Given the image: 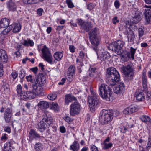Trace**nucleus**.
I'll return each instance as SVG.
<instances>
[{
    "label": "nucleus",
    "mask_w": 151,
    "mask_h": 151,
    "mask_svg": "<svg viewBox=\"0 0 151 151\" xmlns=\"http://www.w3.org/2000/svg\"><path fill=\"white\" fill-rule=\"evenodd\" d=\"M106 76L111 85L114 86L120 80L119 74L114 67L109 68L107 69Z\"/></svg>",
    "instance_id": "f257e3e1"
},
{
    "label": "nucleus",
    "mask_w": 151,
    "mask_h": 151,
    "mask_svg": "<svg viewBox=\"0 0 151 151\" xmlns=\"http://www.w3.org/2000/svg\"><path fill=\"white\" fill-rule=\"evenodd\" d=\"M43 84L42 78H39L36 79L34 83H33L32 87L28 86L26 84H24V86L26 90L29 91L35 90L37 95L42 96L43 94V89L42 87Z\"/></svg>",
    "instance_id": "f03ea898"
},
{
    "label": "nucleus",
    "mask_w": 151,
    "mask_h": 151,
    "mask_svg": "<svg viewBox=\"0 0 151 151\" xmlns=\"http://www.w3.org/2000/svg\"><path fill=\"white\" fill-rule=\"evenodd\" d=\"M99 94L103 99L107 101L110 100L112 94L111 89L108 85L102 84L99 87Z\"/></svg>",
    "instance_id": "7ed1b4c3"
},
{
    "label": "nucleus",
    "mask_w": 151,
    "mask_h": 151,
    "mask_svg": "<svg viewBox=\"0 0 151 151\" xmlns=\"http://www.w3.org/2000/svg\"><path fill=\"white\" fill-rule=\"evenodd\" d=\"M101 116L99 119L103 124H107L112 120L113 116V111L112 110H106L103 109L101 112Z\"/></svg>",
    "instance_id": "20e7f679"
},
{
    "label": "nucleus",
    "mask_w": 151,
    "mask_h": 151,
    "mask_svg": "<svg viewBox=\"0 0 151 151\" xmlns=\"http://www.w3.org/2000/svg\"><path fill=\"white\" fill-rule=\"evenodd\" d=\"M121 69L126 78L128 80H131L133 78L134 76V72L132 63H130L125 67L122 66Z\"/></svg>",
    "instance_id": "39448f33"
},
{
    "label": "nucleus",
    "mask_w": 151,
    "mask_h": 151,
    "mask_svg": "<svg viewBox=\"0 0 151 151\" xmlns=\"http://www.w3.org/2000/svg\"><path fill=\"white\" fill-rule=\"evenodd\" d=\"M124 45V42L118 40L112 44V50L117 54L120 55L123 52L122 47Z\"/></svg>",
    "instance_id": "423d86ee"
},
{
    "label": "nucleus",
    "mask_w": 151,
    "mask_h": 151,
    "mask_svg": "<svg viewBox=\"0 0 151 151\" xmlns=\"http://www.w3.org/2000/svg\"><path fill=\"white\" fill-rule=\"evenodd\" d=\"M43 58L44 60L51 64L53 63L52 57L49 49L45 45L41 50Z\"/></svg>",
    "instance_id": "0eeeda50"
},
{
    "label": "nucleus",
    "mask_w": 151,
    "mask_h": 151,
    "mask_svg": "<svg viewBox=\"0 0 151 151\" xmlns=\"http://www.w3.org/2000/svg\"><path fill=\"white\" fill-rule=\"evenodd\" d=\"M136 50V49L131 47L129 52H127L124 55H122L121 57V59L124 62L127 61L129 59L134 60V55Z\"/></svg>",
    "instance_id": "6e6552de"
},
{
    "label": "nucleus",
    "mask_w": 151,
    "mask_h": 151,
    "mask_svg": "<svg viewBox=\"0 0 151 151\" xmlns=\"http://www.w3.org/2000/svg\"><path fill=\"white\" fill-rule=\"evenodd\" d=\"M81 106L78 102L75 101L70 105V115L74 116L78 114L80 111Z\"/></svg>",
    "instance_id": "1a4fd4ad"
},
{
    "label": "nucleus",
    "mask_w": 151,
    "mask_h": 151,
    "mask_svg": "<svg viewBox=\"0 0 151 151\" xmlns=\"http://www.w3.org/2000/svg\"><path fill=\"white\" fill-rule=\"evenodd\" d=\"M99 99L97 96L94 97L89 96L88 99V103L90 104L89 107L91 111L93 112L95 111V108L98 103Z\"/></svg>",
    "instance_id": "9d476101"
},
{
    "label": "nucleus",
    "mask_w": 151,
    "mask_h": 151,
    "mask_svg": "<svg viewBox=\"0 0 151 151\" xmlns=\"http://www.w3.org/2000/svg\"><path fill=\"white\" fill-rule=\"evenodd\" d=\"M78 23L80 26L81 28L86 31L88 32L92 28V24L91 22H85L81 19H78Z\"/></svg>",
    "instance_id": "9b49d317"
},
{
    "label": "nucleus",
    "mask_w": 151,
    "mask_h": 151,
    "mask_svg": "<svg viewBox=\"0 0 151 151\" xmlns=\"http://www.w3.org/2000/svg\"><path fill=\"white\" fill-rule=\"evenodd\" d=\"M144 7L149 9H145L144 14L147 22L150 24L151 23V5H145Z\"/></svg>",
    "instance_id": "f8f14e48"
},
{
    "label": "nucleus",
    "mask_w": 151,
    "mask_h": 151,
    "mask_svg": "<svg viewBox=\"0 0 151 151\" xmlns=\"http://www.w3.org/2000/svg\"><path fill=\"white\" fill-rule=\"evenodd\" d=\"M12 112L10 108H7L4 111V118L6 122L9 123L12 120Z\"/></svg>",
    "instance_id": "ddd939ff"
},
{
    "label": "nucleus",
    "mask_w": 151,
    "mask_h": 151,
    "mask_svg": "<svg viewBox=\"0 0 151 151\" xmlns=\"http://www.w3.org/2000/svg\"><path fill=\"white\" fill-rule=\"evenodd\" d=\"M29 137L31 139H32L35 138L40 141H44L45 140V137L43 136H40L39 134L33 129L30 130Z\"/></svg>",
    "instance_id": "4468645a"
},
{
    "label": "nucleus",
    "mask_w": 151,
    "mask_h": 151,
    "mask_svg": "<svg viewBox=\"0 0 151 151\" xmlns=\"http://www.w3.org/2000/svg\"><path fill=\"white\" fill-rule=\"evenodd\" d=\"M125 86L122 82H120L113 89L114 92L116 94L122 93L124 91Z\"/></svg>",
    "instance_id": "2eb2a0df"
},
{
    "label": "nucleus",
    "mask_w": 151,
    "mask_h": 151,
    "mask_svg": "<svg viewBox=\"0 0 151 151\" xmlns=\"http://www.w3.org/2000/svg\"><path fill=\"white\" fill-rule=\"evenodd\" d=\"M8 60V56L6 52L4 50H0V62L6 63Z\"/></svg>",
    "instance_id": "dca6fc26"
},
{
    "label": "nucleus",
    "mask_w": 151,
    "mask_h": 151,
    "mask_svg": "<svg viewBox=\"0 0 151 151\" xmlns=\"http://www.w3.org/2000/svg\"><path fill=\"white\" fill-rule=\"evenodd\" d=\"M138 110V108L135 106H131L125 109L123 111V113L125 114H130L136 112Z\"/></svg>",
    "instance_id": "f3484780"
},
{
    "label": "nucleus",
    "mask_w": 151,
    "mask_h": 151,
    "mask_svg": "<svg viewBox=\"0 0 151 151\" xmlns=\"http://www.w3.org/2000/svg\"><path fill=\"white\" fill-rule=\"evenodd\" d=\"M37 95L35 90H32V91H29L25 92V94L23 96V98L25 99H33Z\"/></svg>",
    "instance_id": "a211bd4d"
},
{
    "label": "nucleus",
    "mask_w": 151,
    "mask_h": 151,
    "mask_svg": "<svg viewBox=\"0 0 151 151\" xmlns=\"http://www.w3.org/2000/svg\"><path fill=\"white\" fill-rule=\"evenodd\" d=\"M96 69L95 68H90L87 72V75L85 77L86 80H89L93 78Z\"/></svg>",
    "instance_id": "6ab92c4d"
},
{
    "label": "nucleus",
    "mask_w": 151,
    "mask_h": 151,
    "mask_svg": "<svg viewBox=\"0 0 151 151\" xmlns=\"http://www.w3.org/2000/svg\"><path fill=\"white\" fill-rule=\"evenodd\" d=\"M89 38L90 42L93 45L96 47L99 45L101 40L100 37H89Z\"/></svg>",
    "instance_id": "aec40b11"
},
{
    "label": "nucleus",
    "mask_w": 151,
    "mask_h": 151,
    "mask_svg": "<svg viewBox=\"0 0 151 151\" xmlns=\"http://www.w3.org/2000/svg\"><path fill=\"white\" fill-rule=\"evenodd\" d=\"M9 20L6 18L1 19L0 21V27L4 28L7 27L9 25Z\"/></svg>",
    "instance_id": "412c9836"
},
{
    "label": "nucleus",
    "mask_w": 151,
    "mask_h": 151,
    "mask_svg": "<svg viewBox=\"0 0 151 151\" xmlns=\"http://www.w3.org/2000/svg\"><path fill=\"white\" fill-rule=\"evenodd\" d=\"M47 125L42 120L37 124V129L41 132H43L46 129Z\"/></svg>",
    "instance_id": "4be33fe9"
},
{
    "label": "nucleus",
    "mask_w": 151,
    "mask_h": 151,
    "mask_svg": "<svg viewBox=\"0 0 151 151\" xmlns=\"http://www.w3.org/2000/svg\"><path fill=\"white\" fill-rule=\"evenodd\" d=\"M42 120L49 126L52 124L53 121L52 117L49 114H47Z\"/></svg>",
    "instance_id": "5701e85b"
},
{
    "label": "nucleus",
    "mask_w": 151,
    "mask_h": 151,
    "mask_svg": "<svg viewBox=\"0 0 151 151\" xmlns=\"http://www.w3.org/2000/svg\"><path fill=\"white\" fill-rule=\"evenodd\" d=\"M7 7L10 11H14L16 9V5L14 2L9 1L7 4Z\"/></svg>",
    "instance_id": "b1692460"
},
{
    "label": "nucleus",
    "mask_w": 151,
    "mask_h": 151,
    "mask_svg": "<svg viewBox=\"0 0 151 151\" xmlns=\"http://www.w3.org/2000/svg\"><path fill=\"white\" fill-rule=\"evenodd\" d=\"M38 105L42 110L45 109L49 107L48 102L44 101H40L38 103Z\"/></svg>",
    "instance_id": "393cba45"
},
{
    "label": "nucleus",
    "mask_w": 151,
    "mask_h": 151,
    "mask_svg": "<svg viewBox=\"0 0 151 151\" xmlns=\"http://www.w3.org/2000/svg\"><path fill=\"white\" fill-rule=\"evenodd\" d=\"M141 18L140 14L138 13H135V15L132 17V21L133 23L136 24L139 22L141 20Z\"/></svg>",
    "instance_id": "a878e982"
},
{
    "label": "nucleus",
    "mask_w": 151,
    "mask_h": 151,
    "mask_svg": "<svg viewBox=\"0 0 151 151\" xmlns=\"http://www.w3.org/2000/svg\"><path fill=\"white\" fill-rule=\"evenodd\" d=\"M127 37H128V41L129 42H133L135 38V36L133 32L130 30L128 32Z\"/></svg>",
    "instance_id": "bb28decb"
},
{
    "label": "nucleus",
    "mask_w": 151,
    "mask_h": 151,
    "mask_svg": "<svg viewBox=\"0 0 151 151\" xmlns=\"http://www.w3.org/2000/svg\"><path fill=\"white\" fill-rule=\"evenodd\" d=\"M13 25L14 28L13 29L12 31L14 33H17L21 30V27L19 23H15Z\"/></svg>",
    "instance_id": "cd10ccee"
},
{
    "label": "nucleus",
    "mask_w": 151,
    "mask_h": 151,
    "mask_svg": "<svg viewBox=\"0 0 151 151\" xmlns=\"http://www.w3.org/2000/svg\"><path fill=\"white\" fill-rule=\"evenodd\" d=\"M54 57L55 59L57 61L60 60L63 56L62 52H56L54 54Z\"/></svg>",
    "instance_id": "c85d7f7f"
},
{
    "label": "nucleus",
    "mask_w": 151,
    "mask_h": 151,
    "mask_svg": "<svg viewBox=\"0 0 151 151\" xmlns=\"http://www.w3.org/2000/svg\"><path fill=\"white\" fill-rule=\"evenodd\" d=\"M89 37H100L98 35V29L95 28L93 29L89 33Z\"/></svg>",
    "instance_id": "c756f323"
},
{
    "label": "nucleus",
    "mask_w": 151,
    "mask_h": 151,
    "mask_svg": "<svg viewBox=\"0 0 151 151\" xmlns=\"http://www.w3.org/2000/svg\"><path fill=\"white\" fill-rule=\"evenodd\" d=\"M13 148L11 146V142H6L4 147V151H12Z\"/></svg>",
    "instance_id": "7c9ffc66"
},
{
    "label": "nucleus",
    "mask_w": 151,
    "mask_h": 151,
    "mask_svg": "<svg viewBox=\"0 0 151 151\" xmlns=\"http://www.w3.org/2000/svg\"><path fill=\"white\" fill-rule=\"evenodd\" d=\"M17 91L18 93L20 95V96H24V95L25 94V92L22 91V87L20 84L18 85L17 87Z\"/></svg>",
    "instance_id": "2f4dec72"
},
{
    "label": "nucleus",
    "mask_w": 151,
    "mask_h": 151,
    "mask_svg": "<svg viewBox=\"0 0 151 151\" xmlns=\"http://www.w3.org/2000/svg\"><path fill=\"white\" fill-rule=\"evenodd\" d=\"M109 54L107 52H104L102 53L101 56V61L106 60L109 58Z\"/></svg>",
    "instance_id": "473e14b6"
},
{
    "label": "nucleus",
    "mask_w": 151,
    "mask_h": 151,
    "mask_svg": "<svg viewBox=\"0 0 151 151\" xmlns=\"http://www.w3.org/2000/svg\"><path fill=\"white\" fill-rule=\"evenodd\" d=\"M136 99L137 100L142 101L145 99V96L143 92H140L138 93H136Z\"/></svg>",
    "instance_id": "72a5a7b5"
},
{
    "label": "nucleus",
    "mask_w": 151,
    "mask_h": 151,
    "mask_svg": "<svg viewBox=\"0 0 151 151\" xmlns=\"http://www.w3.org/2000/svg\"><path fill=\"white\" fill-rule=\"evenodd\" d=\"M79 144L77 142H74L73 145L70 146L71 149L73 151H77L79 149Z\"/></svg>",
    "instance_id": "f704fd0d"
},
{
    "label": "nucleus",
    "mask_w": 151,
    "mask_h": 151,
    "mask_svg": "<svg viewBox=\"0 0 151 151\" xmlns=\"http://www.w3.org/2000/svg\"><path fill=\"white\" fill-rule=\"evenodd\" d=\"M22 44L26 46H28L29 45L30 46H32L34 45V43L33 40L29 39L28 40H24Z\"/></svg>",
    "instance_id": "c9c22d12"
},
{
    "label": "nucleus",
    "mask_w": 151,
    "mask_h": 151,
    "mask_svg": "<svg viewBox=\"0 0 151 151\" xmlns=\"http://www.w3.org/2000/svg\"><path fill=\"white\" fill-rule=\"evenodd\" d=\"M102 149L106 150L111 148L112 146V144L111 143H107L106 142H103L101 143Z\"/></svg>",
    "instance_id": "e433bc0d"
},
{
    "label": "nucleus",
    "mask_w": 151,
    "mask_h": 151,
    "mask_svg": "<svg viewBox=\"0 0 151 151\" xmlns=\"http://www.w3.org/2000/svg\"><path fill=\"white\" fill-rule=\"evenodd\" d=\"M35 149L36 150H41L43 149V147L42 144L40 142L36 143L35 146Z\"/></svg>",
    "instance_id": "4c0bfd02"
},
{
    "label": "nucleus",
    "mask_w": 151,
    "mask_h": 151,
    "mask_svg": "<svg viewBox=\"0 0 151 151\" xmlns=\"http://www.w3.org/2000/svg\"><path fill=\"white\" fill-rule=\"evenodd\" d=\"M57 96L56 93H53L52 94H50L47 96L48 98L51 100H55L57 98Z\"/></svg>",
    "instance_id": "58836bf2"
},
{
    "label": "nucleus",
    "mask_w": 151,
    "mask_h": 151,
    "mask_svg": "<svg viewBox=\"0 0 151 151\" xmlns=\"http://www.w3.org/2000/svg\"><path fill=\"white\" fill-rule=\"evenodd\" d=\"M7 34V31L4 30L0 33V42H2L4 38V35Z\"/></svg>",
    "instance_id": "ea45409f"
},
{
    "label": "nucleus",
    "mask_w": 151,
    "mask_h": 151,
    "mask_svg": "<svg viewBox=\"0 0 151 151\" xmlns=\"http://www.w3.org/2000/svg\"><path fill=\"white\" fill-rule=\"evenodd\" d=\"M141 119L143 122L146 123L149 122L150 120L149 117L147 115L142 116L141 117Z\"/></svg>",
    "instance_id": "a19ab883"
},
{
    "label": "nucleus",
    "mask_w": 151,
    "mask_h": 151,
    "mask_svg": "<svg viewBox=\"0 0 151 151\" xmlns=\"http://www.w3.org/2000/svg\"><path fill=\"white\" fill-rule=\"evenodd\" d=\"M142 84L144 90L146 91L147 89V80L146 78L142 79Z\"/></svg>",
    "instance_id": "79ce46f5"
},
{
    "label": "nucleus",
    "mask_w": 151,
    "mask_h": 151,
    "mask_svg": "<svg viewBox=\"0 0 151 151\" xmlns=\"http://www.w3.org/2000/svg\"><path fill=\"white\" fill-rule=\"evenodd\" d=\"M75 71V68L73 65L70 66L68 69V73H71V74H74Z\"/></svg>",
    "instance_id": "37998d69"
},
{
    "label": "nucleus",
    "mask_w": 151,
    "mask_h": 151,
    "mask_svg": "<svg viewBox=\"0 0 151 151\" xmlns=\"http://www.w3.org/2000/svg\"><path fill=\"white\" fill-rule=\"evenodd\" d=\"M138 34L139 38H140L144 35V30L142 28H139L138 29Z\"/></svg>",
    "instance_id": "c03bdc74"
},
{
    "label": "nucleus",
    "mask_w": 151,
    "mask_h": 151,
    "mask_svg": "<svg viewBox=\"0 0 151 151\" xmlns=\"http://www.w3.org/2000/svg\"><path fill=\"white\" fill-rule=\"evenodd\" d=\"M25 72L24 70V69H21L19 74V77L21 79L23 78L25 76Z\"/></svg>",
    "instance_id": "a18cd8bd"
},
{
    "label": "nucleus",
    "mask_w": 151,
    "mask_h": 151,
    "mask_svg": "<svg viewBox=\"0 0 151 151\" xmlns=\"http://www.w3.org/2000/svg\"><path fill=\"white\" fill-rule=\"evenodd\" d=\"M70 95H67L65 96V102L66 104H68L69 102H71Z\"/></svg>",
    "instance_id": "49530a36"
},
{
    "label": "nucleus",
    "mask_w": 151,
    "mask_h": 151,
    "mask_svg": "<svg viewBox=\"0 0 151 151\" xmlns=\"http://www.w3.org/2000/svg\"><path fill=\"white\" fill-rule=\"evenodd\" d=\"M63 119L69 124L72 121L70 118L68 116H64Z\"/></svg>",
    "instance_id": "de8ad7c7"
},
{
    "label": "nucleus",
    "mask_w": 151,
    "mask_h": 151,
    "mask_svg": "<svg viewBox=\"0 0 151 151\" xmlns=\"http://www.w3.org/2000/svg\"><path fill=\"white\" fill-rule=\"evenodd\" d=\"M66 2L69 8H72L74 6L73 5L71 0H67Z\"/></svg>",
    "instance_id": "09e8293b"
},
{
    "label": "nucleus",
    "mask_w": 151,
    "mask_h": 151,
    "mask_svg": "<svg viewBox=\"0 0 151 151\" xmlns=\"http://www.w3.org/2000/svg\"><path fill=\"white\" fill-rule=\"evenodd\" d=\"M112 22L113 24H115L116 23L119 22V20L118 19L117 17H115L112 19Z\"/></svg>",
    "instance_id": "8fccbe9b"
},
{
    "label": "nucleus",
    "mask_w": 151,
    "mask_h": 151,
    "mask_svg": "<svg viewBox=\"0 0 151 151\" xmlns=\"http://www.w3.org/2000/svg\"><path fill=\"white\" fill-rule=\"evenodd\" d=\"M128 127L123 126L121 127V131L124 133H125L127 131Z\"/></svg>",
    "instance_id": "3c124183"
},
{
    "label": "nucleus",
    "mask_w": 151,
    "mask_h": 151,
    "mask_svg": "<svg viewBox=\"0 0 151 151\" xmlns=\"http://www.w3.org/2000/svg\"><path fill=\"white\" fill-rule=\"evenodd\" d=\"M60 130L62 133H65L66 132V129L64 126H61L60 127Z\"/></svg>",
    "instance_id": "603ef678"
},
{
    "label": "nucleus",
    "mask_w": 151,
    "mask_h": 151,
    "mask_svg": "<svg viewBox=\"0 0 151 151\" xmlns=\"http://www.w3.org/2000/svg\"><path fill=\"white\" fill-rule=\"evenodd\" d=\"M32 76L31 75H29V76H27L26 77V78L28 82H31L33 83L32 82L33 80L32 79Z\"/></svg>",
    "instance_id": "864d4df0"
},
{
    "label": "nucleus",
    "mask_w": 151,
    "mask_h": 151,
    "mask_svg": "<svg viewBox=\"0 0 151 151\" xmlns=\"http://www.w3.org/2000/svg\"><path fill=\"white\" fill-rule=\"evenodd\" d=\"M30 70L32 71L36 75L38 71V68L37 67H35L31 68Z\"/></svg>",
    "instance_id": "5fc2aeb1"
},
{
    "label": "nucleus",
    "mask_w": 151,
    "mask_h": 151,
    "mask_svg": "<svg viewBox=\"0 0 151 151\" xmlns=\"http://www.w3.org/2000/svg\"><path fill=\"white\" fill-rule=\"evenodd\" d=\"M43 11V9L42 8H40L37 10V13L39 16H41L42 14Z\"/></svg>",
    "instance_id": "6e6d98bb"
},
{
    "label": "nucleus",
    "mask_w": 151,
    "mask_h": 151,
    "mask_svg": "<svg viewBox=\"0 0 151 151\" xmlns=\"http://www.w3.org/2000/svg\"><path fill=\"white\" fill-rule=\"evenodd\" d=\"M69 50L70 52L72 53H73L75 52V47L73 45L70 46Z\"/></svg>",
    "instance_id": "4d7b16f0"
},
{
    "label": "nucleus",
    "mask_w": 151,
    "mask_h": 151,
    "mask_svg": "<svg viewBox=\"0 0 151 151\" xmlns=\"http://www.w3.org/2000/svg\"><path fill=\"white\" fill-rule=\"evenodd\" d=\"M90 148L92 151H99L98 148L95 146H92Z\"/></svg>",
    "instance_id": "13d9d810"
},
{
    "label": "nucleus",
    "mask_w": 151,
    "mask_h": 151,
    "mask_svg": "<svg viewBox=\"0 0 151 151\" xmlns=\"http://www.w3.org/2000/svg\"><path fill=\"white\" fill-rule=\"evenodd\" d=\"M18 74L17 73L15 72H12L11 73V76L13 78L15 79L17 76Z\"/></svg>",
    "instance_id": "bf43d9fd"
},
{
    "label": "nucleus",
    "mask_w": 151,
    "mask_h": 151,
    "mask_svg": "<svg viewBox=\"0 0 151 151\" xmlns=\"http://www.w3.org/2000/svg\"><path fill=\"white\" fill-rule=\"evenodd\" d=\"M9 26L7 27V29H5L4 30H6V31H7V33L9 32L13 28V26L12 25H9Z\"/></svg>",
    "instance_id": "052dcab7"
},
{
    "label": "nucleus",
    "mask_w": 151,
    "mask_h": 151,
    "mask_svg": "<svg viewBox=\"0 0 151 151\" xmlns=\"http://www.w3.org/2000/svg\"><path fill=\"white\" fill-rule=\"evenodd\" d=\"M94 8V6L91 3L88 4L87 6V8L90 10H91Z\"/></svg>",
    "instance_id": "680f3d73"
},
{
    "label": "nucleus",
    "mask_w": 151,
    "mask_h": 151,
    "mask_svg": "<svg viewBox=\"0 0 151 151\" xmlns=\"http://www.w3.org/2000/svg\"><path fill=\"white\" fill-rule=\"evenodd\" d=\"M1 139L2 141H6L7 139L6 134H4L1 137Z\"/></svg>",
    "instance_id": "e2e57ef3"
},
{
    "label": "nucleus",
    "mask_w": 151,
    "mask_h": 151,
    "mask_svg": "<svg viewBox=\"0 0 151 151\" xmlns=\"http://www.w3.org/2000/svg\"><path fill=\"white\" fill-rule=\"evenodd\" d=\"M114 5L117 9L119 8V7L120 4L118 1H116L114 2Z\"/></svg>",
    "instance_id": "0e129e2a"
},
{
    "label": "nucleus",
    "mask_w": 151,
    "mask_h": 151,
    "mask_svg": "<svg viewBox=\"0 0 151 151\" xmlns=\"http://www.w3.org/2000/svg\"><path fill=\"white\" fill-rule=\"evenodd\" d=\"M85 56V54L82 51H80L79 53V57L81 59H83Z\"/></svg>",
    "instance_id": "69168bd1"
},
{
    "label": "nucleus",
    "mask_w": 151,
    "mask_h": 151,
    "mask_svg": "<svg viewBox=\"0 0 151 151\" xmlns=\"http://www.w3.org/2000/svg\"><path fill=\"white\" fill-rule=\"evenodd\" d=\"M66 81V79L65 78H63L61 80V81L60 82L58 83V84L59 85H63Z\"/></svg>",
    "instance_id": "338daca9"
},
{
    "label": "nucleus",
    "mask_w": 151,
    "mask_h": 151,
    "mask_svg": "<svg viewBox=\"0 0 151 151\" xmlns=\"http://www.w3.org/2000/svg\"><path fill=\"white\" fill-rule=\"evenodd\" d=\"M74 74H71V73H68L67 76L68 78L71 80L73 78V76Z\"/></svg>",
    "instance_id": "774afa93"
}]
</instances>
